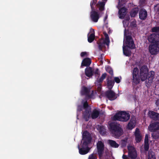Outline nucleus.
I'll list each match as a JSON object with an SVG mask.
<instances>
[{
  "mask_svg": "<svg viewBox=\"0 0 159 159\" xmlns=\"http://www.w3.org/2000/svg\"><path fill=\"white\" fill-rule=\"evenodd\" d=\"M122 158L123 159H127L128 157L127 155H126L125 154H123L122 156Z\"/></svg>",
  "mask_w": 159,
  "mask_h": 159,
  "instance_id": "8fccbe9b",
  "label": "nucleus"
},
{
  "mask_svg": "<svg viewBox=\"0 0 159 159\" xmlns=\"http://www.w3.org/2000/svg\"><path fill=\"white\" fill-rule=\"evenodd\" d=\"M89 159H96L93 154H92L89 157Z\"/></svg>",
  "mask_w": 159,
  "mask_h": 159,
  "instance_id": "a18cd8bd",
  "label": "nucleus"
},
{
  "mask_svg": "<svg viewBox=\"0 0 159 159\" xmlns=\"http://www.w3.org/2000/svg\"><path fill=\"white\" fill-rule=\"evenodd\" d=\"M145 0H140V2H141L142 3L144 2Z\"/></svg>",
  "mask_w": 159,
  "mask_h": 159,
  "instance_id": "603ef678",
  "label": "nucleus"
},
{
  "mask_svg": "<svg viewBox=\"0 0 159 159\" xmlns=\"http://www.w3.org/2000/svg\"><path fill=\"white\" fill-rule=\"evenodd\" d=\"M107 18V16H106L105 18V19L106 20Z\"/></svg>",
  "mask_w": 159,
  "mask_h": 159,
  "instance_id": "6e6d98bb",
  "label": "nucleus"
},
{
  "mask_svg": "<svg viewBox=\"0 0 159 159\" xmlns=\"http://www.w3.org/2000/svg\"><path fill=\"white\" fill-rule=\"evenodd\" d=\"M148 130L152 132L159 130V122H154L151 123L148 127Z\"/></svg>",
  "mask_w": 159,
  "mask_h": 159,
  "instance_id": "9b49d317",
  "label": "nucleus"
},
{
  "mask_svg": "<svg viewBox=\"0 0 159 159\" xmlns=\"http://www.w3.org/2000/svg\"><path fill=\"white\" fill-rule=\"evenodd\" d=\"M152 138L155 140H157L159 139V130L152 132L151 134Z\"/></svg>",
  "mask_w": 159,
  "mask_h": 159,
  "instance_id": "cd10ccee",
  "label": "nucleus"
},
{
  "mask_svg": "<svg viewBox=\"0 0 159 159\" xmlns=\"http://www.w3.org/2000/svg\"><path fill=\"white\" fill-rule=\"evenodd\" d=\"M94 74L96 76H98V77H99L100 74L99 72V70L98 68L96 69L94 72Z\"/></svg>",
  "mask_w": 159,
  "mask_h": 159,
  "instance_id": "a19ab883",
  "label": "nucleus"
},
{
  "mask_svg": "<svg viewBox=\"0 0 159 159\" xmlns=\"http://www.w3.org/2000/svg\"><path fill=\"white\" fill-rule=\"evenodd\" d=\"M85 72L86 75L88 77H90L93 75V73L91 67H87L85 69Z\"/></svg>",
  "mask_w": 159,
  "mask_h": 159,
  "instance_id": "4be33fe9",
  "label": "nucleus"
},
{
  "mask_svg": "<svg viewBox=\"0 0 159 159\" xmlns=\"http://www.w3.org/2000/svg\"><path fill=\"white\" fill-rule=\"evenodd\" d=\"M98 153L99 157L102 155L104 150V145L101 141H98L97 144Z\"/></svg>",
  "mask_w": 159,
  "mask_h": 159,
  "instance_id": "4468645a",
  "label": "nucleus"
},
{
  "mask_svg": "<svg viewBox=\"0 0 159 159\" xmlns=\"http://www.w3.org/2000/svg\"><path fill=\"white\" fill-rule=\"evenodd\" d=\"M105 95L109 100L113 101L117 98L115 93L111 89H109L105 93Z\"/></svg>",
  "mask_w": 159,
  "mask_h": 159,
  "instance_id": "9d476101",
  "label": "nucleus"
},
{
  "mask_svg": "<svg viewBox=\"0 0 159 159\" xmlns=\"http://www.w3.org/2000/svg\"><path fill=\"white\" fill-rule=\"evenodd\" d=\"M103 54H101L99 56V60H103Z\"/></svg>",
  "mask_w": 159,
  "mask_h": 159,
  "instance_id": "49530a36",
  "label": "nucleus"
},
{
  "mask_svg": "<svg viewBox=\"0 0 159 159\" xmlns=\"http://www.w3.org/2000/svg\"><path fill=\"white\" fill-rule=\"evenodd\" d=\"M148 135L146 134L145 137L144 143H149Z\"/></svg>",
  "mask_w": 159,
  "mask_h": 159,
  "instance_id": "ea45409f",
  "label": "nucleus"
},
{
  "mask_svg": "<svg viewBox=\"0 0 159 159\" xmlns=\"http://www.w3.org/2000/svg\"><path fill=\"white\" fill-rule=\"evenodd\" d=\"M139 73V69L136 67L134 68L132 73L133 76L132 84H137L140 82V79Z\"/></svg>",
  "mask_w": 159,
  "mask_h": 159,
  "instance_id": "0eeeda50",
  "label": "nucleus"
},
{
  "mask_svg": "<svg viewBox=\"0 0 159 159\" xmlns=\"http://www.w3.org/2000/svg\"><path fill=\"white\" fill-rule=\"evenodd\" d=\"M107 80V86L109 89H111L115 83L114 81L111 80H109L108 79Z\"/></svg>",
  "mask_w": 159,
  "mask_h": 159,
  "instance_id": "c756f323",
  "label": "nucleus"
},
{
  "mask_svg": "<svg viewBox=\"0 0 159 159\" xmlns=\"http://www.w3.org/2000/svg\"><path fill=\"white\" fill-rule=\"evenodd\" d=\"M91 63V60L89 58H86L84 59L81 63V67L83 66H89Z\"/></svg>",
  "mask_w": 159,
  "mask_h": 159,
  "instance_id": "aec40b11",
  "label": "nucleus"
},
{
  "mask_svg": "<svg viewBox=\"0 0 159 159\" xmlns=\"http://www.w3.org/2000/svg\"><path fill=\"white\" fill-rule=\"evenodd\" d=\"M126 9L125 7H122L119 9L118 13L119 14V18L121 19H123L126 14Z\"/></svg>",
  "mask_w": 159,
  "mask_h": 159,
  "instance_id": "412c9836",
  "label": "nucleus"
},
{
  "mask_svg": "<svg viewBox=\"0 0 159 159\" xmlns=\"http://www.w3.org/2000/svg\"><path fill=\"white\" fill-rule=\"evenodd\" d=\"M128 48L126 46H124L123 47V54L126 56L129 57L131 55V52Z\"/></svg>",
  "mask_w": 159,
  "mask_h": 159,
  "instance_id": "a878e982",
  "label": "nucleus"
},
{
  "mask_svg": "<svg viewBox=\"0 0 159 159\" xmlns=\"http://www.w3.org/2000/svg\"><path fill=\"white\" fill-rule=\"evenodd\" d=\"M119 5L123 6L126 3V0H119Z\"/></svg>",
  "mask_w": 159,
  "mask_h": 159,
  "instance_id": "e433bc0d",
  "label": "nucleus"
},
{
  "mask_svg": "<svg viewBox=\"0 0 159 159\" xmlns=\"http://www.w3.org/2000/svg\"><path fill=\"white\" fill-rule=\"evenodd\" d=\"M144 148L145 151H148L149 149V143H144Z\"/></svg>",
  "mask_w": 159,
  "mask_h": 159,
  "instance_id": "4c0bfd02",
  "label": "nucleus"
},
{
  "mask_svg": "<svg viewBox=\"0 0 159 159\" xmlns=\"http://www.w3.org/2000/svg\"><path fill=\"white\" fill-rule=\"evenodd\" d=\"M82 103L83 104V106L79 105L77 107V111L80 112L82 111L83 109L85 110L89 106L87 100L84 101L83 100L82 101Z\"/></svg>",
  "mask_w": 159,
  "mask_h": 159,
  "instance_id": "6ab92c4d",
  "label": "nucleus"
},
{
  "mask_svg": "<svg viewBox=\"0 0 159 159\" xmlns=\"http://www.w3.org/2000/svg\"><path fill=\"white\" fill-rule=\"evenodd\" d=\"M148 116L152 120L159 121V113L153 111H150L148 112Z\"/></svg>",
  "mask_w": 159,
  "mask_h": 159,
  "instance_id": "dca6fc26",
  "label": "nucleus"
},
{
  "mask_svg": "<svg viewBox=\"0 0 159 159\" xmlns=\"http://www.w3.org/2000/svg\"><path fill=\"white\" fill-rule=\"evenodd\" d=\"M100 111L94 109L91 114V117L92 119H95L98 117L100 114Z\"/></svg>",
  "mask_w": 159,
  "mask_h": 159,
  "instance_id": "393cba45",
  "label": "nucleus"
},
{
  "mask_svg": "<svg viewBox=\"0 0 159 159\" xmlns=\"http://www.w3.org/2000/svg\"><path fill=\"white\" fill-rule=\"evenodd\" d=\"M114 82H115L117 83H120V80L118 77H115L114 78Z\"/></svg>",
  "mask_w": 159,
  "mask_h": 159,
  "instance_id": "79ce46f5",
  "label": "nucleus"
},
{
  "mask_svg": "<svg viewBox=\"0 0 159 159\" xmlns=\"http://www.w3.org/2000/svg\"><path fill=\"white\" fill-rule=\"evenodd\" d=\"M83 143L81 148L78 145L79 153L81 155H85L87 154L90 151V148L89 147V144L91 142L92 137L89 133L87 131L84 132L82 134Z\"/></svg>",
  "mask_w": 159,
  "mask_h": 159,
  "instance_id": "f03ea898",
  "label": "nucleus"
},
{
  "mask_svg": "<svg viewBox=\"0 0 159 159\" xmlns=\"http://www.w3.org/2000/svg\"><path fill=\"white\" fill-rule=\"evenodd\" d=\"M103 60H100V62H101V64H102L103 63Z\"/></svg>",
  "mask_w": 159,
  "mask_h": 159,
  "instance_id": "5fc2aeb1",
  "label": "nucleus"
},
{
  "mask_svg": "<svg viewBox=\"0 0 159 159\" xmlns=\"http://www.w3.org/2000/svg\"><path fill=\"white\" fill-rule=\"evenodd\" d=\"M104 35L106 38L105 39H109L108 34H107V33H105V34Z\"/></svg>",
  "mask_w": 159,
  "mask_h": 159,
  "instance_id": "3c124183",
  "label": "nucleus"
},
{
  "mask_svg": "<svg viewBox=\"0 0 159 159\" xmlns=\"http://www.w3.org/2000/svg\"><path fill=\"white\" fill-rule=\"evenodd\" d=\"M109 130L111 136L116 138L119 139L124 133L122 126L116 122H111L109 124Z\"/></svg>",
  "mask_w": 159,
  "mask_h": 159,
  "instance_id": "7ed1b4c3",
  "label": "nucleus"
},
{
  "mask_svg": "<svg viewBox=\"0 0 159 159\" xmlns=\"http://www.w3.org/2000/svg\"><path fill=\"white\" fill-rule=\"evenodd\" d=\"M139 8L138 7H135L132 9L130 11V14L132 17H135L139 12Z\"/></svg>",
  "mask_w": 159,
  "mask_h": 159,
  "instance_id": "b1692460",
  "label": "nucleus"
},
{
  "mask_svg": "<svg viewBox=\"0 0 159 159\" xmlns=\"http://www.w3.org/2000/svg\"><path fill=\"white\" fill-rule=\"evenodd\" d=\"M148 39L152 43L149 46V52L152 55H157L159 52V33L152 34L148 36Z\"/></svg>",
  "mask_w": 159,
  "mask_h": 159,
  "instance_id": "f257e3e1",
  "label": "nucleus"
},
{
  "mask_svg": "<svg viewBox=\"0 0 159 159\" xmlns=\"http://www.w3.org/2000/svg\"><path fill=\"white\" fill-rule=\"evenodd\" d=\"M152 32H158L156 33H155V34L159 33H158V32H159V27L156 26L153 27L152 28Z\"/></svg>",
  "mask_w": 159,
  "mask_h": 159,
  "instance_id": "c9c22d12",
  "label": "nucleus"
},
{
  "mask_svg": "<svg viewBox=\"0 0 159 159\" xmlns=\"http://www.w3.org/2000/svg\"><path fill=\"white\" fill-rule=\"evenodd\" d=\"M148 72V69L146 66L143 65L141 67L140 69L139 78L142 81H144L147 79Z\"/></svg>",
  "mask_w": 159,
  "mask_h": 159,
  "instance_id": "423d86ee",
  "label": "nucleus"
},
{
  "mask_svg": "<svg viewBox=\"0 0 159 159\" xmlns=\"http://www.w3.org/2000/svg\"><path fill=\"white\" fill-rule=\"evenodd\" d=\"M130 18L129 16H128L127 17H126L125 18V20L126 21H127L128 22L129 21V20Z\"/></svg>",
  "mask_w": 159,
  "mask_h": 159,
  "instance_id": "09e8293b",
  "label": "nucleus"
},
{
  "mask_svg": "<svg viewBox=\"0 0 159 159\" xmlns=\"http://www.w3.org/2000/svg\"><path fill=\"white\" fill-rule=\"evenodd\" d=\"M148 16L147 11L144 9H141L139 12V18L142 20H145Z\"/></svg>",
  "mask_w": 159,
  "mask_h": 159,
  "instance_id": "f3484780",
  "label": "nucleus"
},
{
  "mask_svg": "<svg viewBox=\"0 0 159 159\" xmlns=\"http://www.w3.org/2000/svg\"><path fill=\"white\" fill-rule=\"evenodd\" d=\"M90 92V89L85 86H83L82 87L81 91V93L82 95H85L89 98H91L93 95V91H92L91 94H89Z\"/></svg>",
  "mask_w": 159,
  "mask_h": 159,
  "instance_id": "f8f14e48",
  "label": "nucleus"
},
{
  "mask_svg": "<svg viewBox=\"0 0 159 159\" xmlns=\"http://www.w3.org/2000/svg\"><path fill=\"white\" fill-rule=\"evenodd\" d=\"M105 2H98L97 4V6L99 7V9L100 11H102L104 10V6Z\"/></svg>",
  "mask_w": 159,
  "mask_h": 159,
  "instance_id": "c85d7f7f",
  "label": "nucleus"
},
{
  "mask_svg": "<svg viewBox=\"0 0 159 159\" xmlns=\"http://www.w3.org/2000/svg\"><path fill=\"white\" fill-rule=\"evenodd\" d=\"M157 12H158V14L159 15V6H158Z\"/></svg>",
  "mask_w": 159,
  "mask_h": 159,
  "instance_id": "864d4df0",
  "label": "nucleus"
},
{
  "mask_svg": "<svg viewBox=\"0 0 159 159\" xmlns=\"http://www.w3.org/2000/svg\"><path fill=\"white\" fill-rule=\"evenodd\" d=\"M130 117L129 113L125 111H121L116 114L113 119L114 120H117L122 122L128 121Z\"/></svg>",
  "mask_w": 159,
  "mask_h": 159,
  "instance_id": "20e7f679",
  "label": "nucleus"
},
{
  "mask_svg": "<svg viewBox=\"0 0 159 159\" xmlns=\"http://www.w3.org/2000/svg\"><path fill=\"white\" fill-rule=\"evenodd\" d=\"M110 42L109 39H100L97 42V44L98 45V48L99 50H102V48L104 46L105 44L108 46Z\"/></svg>",
  "mask_w": 159,
  "mask_h": 159,
  "instance_id": "ddd939ff",
  "label": "nucleus"
},
{
  "mask_svg": "<svg viewBox=\"0 0 159 159\" xmlns=\"http://www.w3.org/2000/svg\"><path fill=\"white\" fill-rule=\"evenodd\" d=\"M91 111V108L89 106L83 113L82 116L85 121H87L89 120L90 117V113Z\"/></svg>",
  "mask_w": 159,
  "mask_h": 159,
  "instance_id": "2eb2a0df",
  "label": "nucleus"
},
{
  "mask_svg": "<svg viewBox=\"0 0 159 159\" xmlns=\"http://www.w3.org/2000/svg\"><path fill=\"white\" fill-rule=\"evenodd\" d=\"M97 0H92L90 2L91 11L90 12V17L92 21L95 22H98L99 18L98 12L95 11L94 6L97 3Z\"/></svg>",
  "mask_w": 159,
  "mask_h": 159,
  "instance_id": "39448f33",
  "label": "nucleus"
},
{
  "mask_svg": "<svg viewBox=\"0 0 159 159\" xmlns=\"http://www.w3.org/2000/svg\"><path fill=\"white\" fill-rule=\"evenodd\" d=\"M128 156L131 159H135L137 156V151L135 148L132 146L128 147Z\"/></svg>",
  "mask_w": 159,
  "mask_h": 159,
  "instance_id": "1a4fd4ad",
  "label": "nucleus"
},
{
  "mask_svg": "<svg viewBox=\"0 0 159 159\" xmlns=\"http://www.w3.org/2000/svg\"><path fill=\"white\" fill-rule=\"evenodd\" d=\"M134 123L133 122L130 120L128 123L127 125V128L129 129H132L134 128Z\"/></svg>",
  "mask_w": 159,
  "mask_h": 159,
  "instance_id": "72a5a7b5",
  "label": "nucleus"
},
{
  "mask_svg": "<svg viewBox=\"0 0 159 159\" xmlns=\"http://www.w3.org/2000/svg\"><path fill=\"white\" fill-rule=\"evenodd\" d=\"M148 159H156L155 154L153 152L149 153Z\"/></svg>",
  "mask_w": 159,
  "mask_h": 159,
  "instance_id": "f704fd0d",
  "label": "nucleus"
},
{
  "mask_svg": "<svg viewBox=\"0 0 159 159\" xmlns=\"http://www.w3.org/2000/svg\"><path fill=\"white\" fill-rule=\"evenodd\" d=\"M107 143L111 147L113 148H117L119 146V145L115 141L112 140H108Z\"/></svg>",
  "mask_w": 159,
  "mask_h": 159,
  "instance_id": "5701e85b",
  "label": "nucleus"
},
{
  "mask_svg": "<svg viewBox=\"0 0 159 159\" xmlns=\"http://www.w3.org/2000/svg\"><path fill=\"white\" fill-rule=\"evenodd\" d=\"M87 53L86 52H82L80 54V56L81 57H84L87 55Z\"/></svg>",
  "mask_w": 159,
  "mask_h": 159,
  "instance_id": "c03bdc74",
  "label": "nucleus"
},
{
  "mask_svg": "<svg viewBox=\"0 0 159 159\" xmlns=\"http://www.w3.org/2000/svg\"><path fill=\"white\" fill-rule=\"evenodd\" d=\"M107 74L106 73L103 74L101 77L99 79H98L96 81V84L97 85H99L102 82L103 80L105 78Z\"/></svg>",
  "mask_w": 159,
  "mask_h": 159,
  "instance_id": "bb28decb",
  "label": "nucleus"
},
{
  "mask_svg": "<svg viewBox=\"0 0 159 159\" xmlns=\"http://www.w3.org/2000/svg\"><path fill=\"white\" fill-rule=\"evenodd\" d=\"M131 26L133 27H136L137 26V25L136 23V22L135 21H132L131 23L130 24Z\"/></svg>",
  "mask_w": 159,
  "mask_h": 159,
  "instance_id": "37998d69",
  "label": "nucleus"
},
{
  "mask_svg": "<svg viewBox=\"0 0 159 159\" xmlns=\"http://www.w3.org/2000/svg\"><path fill=\"white\" fill-rule=\"evenodd\" d=\"M134 136L136 141L137 143H139L141 142L142 140V136L140 133L139 129L137 128L136 129L134 132Z\"/></svg>",
  "mask_w": 159,
  "mask_h": 159,
  "instance_id": "a211bd4d",
  "label": "nucleus"
},
{
  "mask_svg": "<svg viewBox=\"0 0 159 159\" xmlns=\"http://www.w3.org/2000/svg\"><path fill=\"white\" fill-rule=\"evenodd\" d=\"M155 104L157 106H159V99L156 101Z\"/></svg>",
  "mask_w": 159,
  "mask_h": 159,
  "instance_id": "de8ad7c7",
  "label": "nucleus"
},
{
  "mask_svg": "<svg viewBox=\"0 0 159 159\" xmlns=\"http://www.w3.org/2000/svg\"><path fill=\"white\" fill-rule=\"evenodd\" d=\"M126 47L131 49L135 48V46L132 37L130 35L126 36L125 37Z\"/></svg>",
  "mask_w": 159,
  "mask_h": 159,
  "instance_id": "6e6552de",
  "label": "nucleus"
},
{
  "mask_svg": "<svg viewBox=\"0 0 159 159\" xmlns=\"http://www.w3.org/2000/svg\"><path fill=\"white\" fill-rule=\"evenodd\" d=\"M95 37L94 32L93 31V33L90 34L89 36H88V42L90 43H92L94 40Z\"/></svg>",
  "mask_w": 159,
  "mask_h": 159,
  "instance_id": "7c9ffc66",
  "label": "nucleus"
},
{
  "mask_svg": "<svg viewBox=\"0 0 159 159\" xmlns=\"http://www.w3.org/2000/svg\"><path fill=\"white\" fill-rule=\"evenodd\" d=\"M99 131L101 134L105 135L106 133V129L103 126H100L99 127Z\"/></svg>",
  "mask_w": 159,
  "mask_h": 159,
  "instance_id": "2f4dec72",
  "label": "nucleus"
},
{
  "mask_svg": "<svg viewBox=\"0 0 159 159\" xmlns=\"http://www.w3.org/2000/svg\"><path fill=\"white\" fill-rule=\"evenodd\" d=\"M122 141L123 142H126V141L125 140H123Z\"/></svg>",
  "mask_w": 159,
  "mask_h": 159,
  "instance_id": "4d7b16f0",
  "label": "nucleus"
},
{
  "mask_svg": "<svg viewBox=\"0 0 159 159\" xmlns=\"http://www.w3.org/2000/svg\"><path fill=\"white\" fill-rule=\"evenodd\" d=\"M154 75V72L153 71H151L149 73H148V78L149 80L152 81L153 79V76Z\"/></svg>",
  "mask_w": 159,
  "mask_h": 159,
  "instance_id": "473e14b6",
  "label": "nucleus"
},
{
  "mask_svg": "<svg viewBox=\"0 0 159 159\" xmlns=\"http://www.w3.org/2000/svg\"><path fill=\"white\" fill-rule=\"evenodd\" d=\"M106 70L107 72H108L110 75H113V71L112 69L109 67H108L106 68Z\"/></svg>",
  "mask_w": 159,
  "mask_h": 159,
  "instance_id": "58836bf2",
  "label": "nucleus"
}]
</instances>
